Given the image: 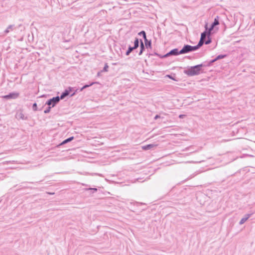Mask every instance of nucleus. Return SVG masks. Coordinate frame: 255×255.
I'll return each instance as SVG.
<instances>
[{"mask_svg": "<svg viewBox=\"0 0 255 255\" xmlns=\"http://www.w3.org/2000/svg\"><path fill=\"white\" fill-rule=\"evenodd\" d=\"M144 46L147 48H151L152 44H151V40H146L144 42Z\"/></svg>", "mask_w": 255, "mask_h": 255, "instance_id": "obj_20", "label": "nucleus"}, {"mask_svg": "<svg viewBox=\"0 0 255 255\" xmlns=\"http://www.w3.org/2000/svg\"><path fill=\"white\" fill-rule=\"evenodd\" d=\"M88 86L87 85V84H85L81 88H80V89H79L78 90V92H81L84 89L87 88H88Z\"/></svg>", "mask_w": 255, "mask_h": 255, "instance_id": "obj_31", "label": "nucleus"}, {"mask_svg": "<svg viewBox=\"0 0 255 255\" xmlns=\"http://www.w3.org/2000/svg\"><path fill=\"white\" fill-rule=\"evenodd\" d=\"M138 35L140 36H142L143 39H144V42L145 40H148L146 37V33L145 31L142 30L138 33Z\"/></svg>", "mask_w": 255, "mask_h": 255, "instance_id": "obj_18", "label": "nucleus"}, {"mask_svg": "<svg viewBox=\"0 0 255 255\" xmlns=\"http://www.w3.org/2000/svg\"><path fill=\"white\" fill-rule=\"evenodd\" d=\"M227 56V54H220L216 57V59L217 60L226 58Z\"/></svg>", "mask_w": 255, "mask_h": 255, "instance_id": "obj_24", "label": "nucleus"}, {"mask_svg": "<svg viewBox=\"0 0 255 255\" xmlns=\"http://www.w3.org/2000/svg\"><path fill=\"white\" fill-rule=\"evenodd\" d=\"M138 35L140 36H142L143 39H144V42L145 40H148L146 37V33L145 31L142 30L138 33Z\"/></svg>", "mask_w": 255, "mask_h": 255, "instance_id": "obj_19", "label": "nucleus"}, {"mask_svg": "<svg viewBox=\"0 0 255 255\" xmlns=\"http://www.w3.org/2000/svg\"><path fill=\"white\" fill-rule=\"evenodd\" d=\"M157 146L156 144H148L142 146V149L144 150H147L152 149Z\"/></svg>", "mask_w": 255, "mask_h": 255, "instance_id": "obj_14", "label": "nucleus"}, {"mask_svg": "<svg viewBox=\"0 0 255 255\" xmlns=\"http://www.w3.org/2000/svg\"><path fill=\"white\" fill-rule=\"evenodd\" d=\"M152 55H156V56H158V55H159V54H158V53H157V52H154L153 53H149V54H148L149 57V56H152Z\"/></svg>", "mask_w": 255, "mask_h": 255, "instance_id": "obj_36", "label": "nucleus"}, {"mask_svg": "<svg viewBox=\"0 0 255 255\" xmlns=\"http://www.w3.org/2000/svg\"><path fill=\"white\" fill-rule=\"evenodd\" d=\"M186 189L183 187L179 186H175L173 187L168 193L170 196H172L173 199L180 200L185 194Z\"/></svg>", "mask_w": 255, "mask_h": 255, "instance_id": "obj_1", "label": "nucleus"}, {"mask_svg": "<svg viewBox=\"0 0 255 255\" xmlns=\"http://www.w3.org/2000/svg\"><path fill=\"white\" fill-rule=\"evenodd\" d=\"M32 184H35V183H33V182H31ZM36 182H35L36 183Z\"/></svg>", "mask_w": 255, "mask_h": 255, "instance_id": "obj_44", "label": "nucleus"}, {"mask_svg": "<svg viewBox=\"0 0 255 255\" xmlns=\"http://www.w3.org/2000/svg\"><path fill=\"white\" fill-rule=\"evenodd\" d=\"M32 108L33 111L35 112V111H41V110H42V109L43 108V107L41 108H40V109H38V108H37V104L36 103H34L32 105Z\"/></svg>", "mask_w": 255, "mask_h": 255, "instance_id": "obj_23", "label": "nucleus"}, {"mask_svg": "<svg viewBox=\"0 0 255 255\" xmlns=\"http://www.w3.org/2000/svg\"><path fill=\"white\" fill-rule=\"evenodd\" d=\"M199 65V66H200L201 69H203V68H204V67L211 66L208 61H204Z\"/></svg>", "mask_w": 255, "mask_h": 255, "instance_id": "obj_21", "label": "nucleus"}, {"mask_svg": "<svg viewBox=\"0 0 255 255\" xmlns=\"http://www.w3.org/2000/svg\"><path fill=\"white\" fill-rule=\"evenodd\" d=\"M140 51L138 53L139 55H141L142 54L143 52L145 50V47L144 46V43L142 39H140Z\"/></svg>", "mask_w": 255, "mask_h": 255, "instance_id": "obj_16", "label": "nucleus"}, {"mask_svg": "<svg viewBox=\"0 0 255 255\" xmlns=\"http://www.w3.org/2000/svg\"><path fill=\"white\" fill-rule=\"evenodd\" d=\"M253 215V213L246 214L243 218L241 219L239 222L240 225L244 224L249 218Z\"/></svg>", "mask_w": 255, "mask_h": 255, "instance_id": "obj_13", "label": "nucleus"}, {"mask_svg": "<svg viewBox=\"0 0 255 255\" xmlns=\"http://www.w3.org/2000/svg\"><path fill=\"white\" fill-rule=\"evenodd\" d=\"M185 116V115H180L179 116V118H183Z\"/></svg>", "mask_w": 255, "mask_h": 255, "instance_id": "obj_40", "label": "nucleus"}, {"mask_svg": "<svg viewBox=\"0 0 255 255\" xmlns=\"http://www.w3.org/2000/svg\"><path fill=\"white\" fill-rule=\"evenodd\" d=\"M159 118H160V116L159 115H156L154 117V120H156Z\"/></svg>", "mask_w": 255, "mask_h": 255, "instance_id": "obj_38", "label": "nucleus"}, {"mask_svg": "<svg viewBox=\"0 0 255 255\" xmlns=\"http://www.w3.org/2000/svg\"><path fill=\"white\" fill-rule=\"evenodd\" d=\"M52 107L48 106V107L45 109V110L44 111V113L46 114L49 113H50L51 109Z\"/></svg>", "mask_w": 255, "mask_h": 255, "instance_id": "obj_28", "label": "nucleus"}, {"mask_svg": "<svg viewBox=\"0 0 255 255\" xmlns=\"http://www.w3.org/2000/svg\"><path fill=\"white\" fill-rule=\"evenodd\" d=\"M133 204L134 205H136V206H138L140 205L143 204L142 203H140V202H133Z\"/></svg>", "mask_w": 255, "mask_h": 255, "instance_id": "obj_35", "label": "nucleus"}, {"mask_svg": "<svg viewBox=\"0 0 255 255\" xmlns=\"http://www.w3.org/2000/svg\"><path fill=\"white\" fill-rule=\"evenodd\" d=\"M74 139V136H70V137H69L64 139L62 142H61L60 143L58 144L57 145V147H60L61 145H64L65 144H66V143L71 141Z\"/></svg>", "mask_w": 255, "mask_h": 255, "instance_id": "obj_12", "label": "nucleus"}, {"mask_svg": "<svg viewBox=\"0 0 255 255\" xmlns=\"http://www.w3.org/2000/svg\"><path fill=\"white\" fill-rule=\"evenodd\" d=\"M84 186H88L87 184H83Z\"/></svg>", "mask_w": 255, "mask_h": 255, "instance_id": "obj_43", "label": "nucleus"}, {"mask_svg": "<svg viewBox=\"0 0 255 255\" xmlns=\"http://www.w3.org/2000/svg\"><path fill=\"white\" fill-rule=\"evenodd\" d=\"M19 96V93L18 92H11L9 93L7 95H5L2 96V98L5 100H9V99H16Z\"/></svg>", "mask_w": 255, "mask_h": 255, "instance_id": "obj_6", "label": "nucleus"}, {"mask_svg": "<svg viewBox=\"0 0 255 255\" xmlns=\"http://www.w3.org/2000/svg\"><path fill=\"white\" fill-rule=\"evenodd\" d=\"M217 61V60L216 59V57H215V58H214L210 61H208L209 62L210 66H212L213 64Z\"/></svg>", "mask_w": 255, "mask_h": 255, "instance_id": "obj_30", "label": "nucleus"}, {"mask_svg": "<svg viewBox=\"0 0 255 255\" xmlns=\"http://www.w3.org/2000/svg\"><path fill=\"white\" fill-rule=\"evenodd\" d=\"M190 50H191V52H193V51H196V50L199 49L196 45H195V46L190 45Z\"/></svg>", "mask_w": 255, "mask_h": 255, "instance_id": "obj_27", "label": "nucleus"}, {"mask_svg": "<svg viewBox=\"0 0 255 255\" xmlns=\"http://www.w3.org/2000/svg\"><path fill=\"white\" fill-rule=\"evenodd\" d=\"M108 69H109V65L107 63H105L104 67L103 69L101 70V72H108Z\"/></svg>", "mask_w": 255, "mask_h": 255, "instance_id": "obj_26", "label": "nucleus"}, {"mask_svg": "<svg viewBox=\"0 0 255 255\" xmlns=\"http://www.w3.org/2000/svg\"><path fill=\"white\" fill-rule=\"evenodd\" d=\"M99 84V83L98 82H90L88 84H87V85L88 86V87H90L92 85H93L94 84Z\"/></svg>", "mask_w": 255, "mask_h": 255, "instance_id": "obj_32", "label": "nucleus"}, {"mask_svg": "<svg viewBox=\"0 0 255 255\" xmlns=\"http://www.w3.org/2000/svg\"><path fill=\"white\" fill-rule=\"evenodd\" d=\"M133 47L136 49L140 45V39L137 37H135L133 42Z\"/></svg>", "mask_w": 255, "mask_h": 255, "instance_id": "obj_17", "label": "nucleus"}, {"mask_svg": "<svg viewBox=\"0 0 255 255\" xmlns=\"http://www.w3.org/2000/svg\"><path fill=\"white\" fill-rule=\"evenodd\" d=\"M217 61V60L216 59V57H215V58H214L210 61H208L209 62L210 66H212L213 64Z\"/></svg>", "mask_w": 255, "mask_h": 255, "instance_id": "obj_29", "label": "nucleus"}, {"mask_svg": "<svg viewBox=\"0 0 255 255\" xmlns=\"http://www.w3.org/2000/svg\"><path fill=\"white\" fill-rule=\"evenodd\" d=\"M102 72H101V70L100 71H99V72L97 73V76L98 77H100V76H101V73H102Z\"/></svg>", "mask_w": 255, "mask_h": 255, "instance_id": "obj_39", "label": "nucleus"}, {"mask_svg": "<svg viewBox=\"0 0 255 255\" xmlns=\"http://www.w3.org/2000/svg\"><path fill=\"white\" fill-rule=\"evenodd\" d=\"M158 56L160 58H161V59L165 58H166V57H168V56H166V54H164V55H161V54H159V55H158Z\"/></svg>", "mask_w": 255, "mask_h": 255, "instance_id": "obj_33", "label": "nucleus"}, {"mask_svg": "<svg viewBox=\"0 0 255 255\" xmlns=\"http://www.w3.org/2000/svg\"><path fill=\"white\" fill-rule=\"evenodd\" d=\"M60 98L59 96H57L53 97L51 99H48L45 103V105H47L51 107H55L60 102Z\"/></svg>", "mask_w": 255, "mask_h": 255, "instance_id": "obj_4", "label": "nucleus"}, {"mask_svg": "<svg viewBox=\"0 0 255 255\" xmlns=\"http://www.w3.org/2000/svg\"><path fill=\"white\" fill-rule=\"evenodd\" d=\"M128 49L130 50V52H132L133 50L136 49L133 46H131L130 45L128 46Z\"/></svg>", "mask_w": 255, "mask_h": 255, "instance_id": "obj_34", "label": "nucleus"}, {"mask_svg": "<svg viewBox=\"0 0 255 255\" xmlns=\"http://www.w3.org/2000/svg\"><path fill=\"white\" fill-rule=\"evenodd\" d=\"M189 52H191V50L190 49V45L184 44L182 48L180 50V53H181V54H184L188 53Z\"/></svg>", "mask_w": 255, "mask_h": 255, "instance_id": "obj_11", "label": "nucleus"}, {"mask_svg": "<svg viewBox=\"0 0 255 255\" xmlns=\"http://www.w3.org/2000/svg\"><path fill=\"white\" fill-rule=\"evenodd\" d=\"M79 89L76 87H69L66 88L59 96L61 100L65 99L67 96L73 97L78 92Z\"/></svg>", "mask_w": 255, "mask_h": 255, "instance_id": "obj_3", "label": "nucleus"}, {"mask_svg": "<svg viewBox=\"0 0 255 255\" xmlns=\"http://www.w3.org/2000/svg\"><path fill=\"white\" fill-rule=\"evenodd\" d=\"M165 77H167L170 79H171L175 81H178V79L176 78L175 74H168L165 76Z\"/></svg>", "mask_w": 255, "mask_h": 255, "instance_id": "obj_22", "label": "nucleus"}, {"mask_svg": "<svg viewBox=\"0 0 255 255\" xmlns=\"http://www.w3.org/2000/svg\"><path fill=\"white\" fill-rule=\"evenodd\" d=\"M212 42V39L211 37H208L207 40H205L203 39H201L200 38V40L198 44L196 45L198 48L199 49L204 44L206 45H208Z\"/></svg>", "mask_w": 255, "mask_h": 255, "instance_id": "obj_7", "label": "nucleus"}, {"mask_svg": "<svg viewBox=\"0 0 255 255\" xmlns=\"http://www.w3.org/2000/svg\"><path fill=\"white\" fill-rule=\"evenodd\" d=\"M204 27L205 30L201 33L200 37L201 39H203L204 40H205L206 37H207V39L209 37H211V35L212 34V31H209L208 28V23H206Z\"/></svg>", "mask_w": 255, "mask_h": 255, "instance_id": "obj_5", "label": "nucleus"}, {"mask_svg": "<svg viewBox=\"0 0 255 255\" xmlns=\"http://www.w3.org/2000/svg\"><path fill=\"white\" fill-rule=\"evenodd\" d=\"M204 72V69L200 68L199 64L188 67L187 69L184 71V73L188 76H193L199 75Z\"/></svg>", "mask_w": 255, "mask_h": 255, "instance_id": "obj_2", "label": "nucleus"}, {"mask_svg": "<svg viewBox=\"0 0 255 255\" xmlns=\"http://www.w3.org/2000/svg\"><path fill=\"white\" fill-rule=\"evenodd\" d=\"M16 28V26L14 24L9 25L6 29L4 31V34H7L8 33L10 32V31H12L15 30Z\"/></svg>", "mask_w": 255, "mask_h": 255, "instance_id": "obj_15", "label": "nucleus"}, {"mask_svg": "<svg viewBox=\"0 0 255 255\" xmlns=\"http://www.w3.org/2000/svg\"><path fill=\"white\" fill-rule=\"evenodd\" d=\"M190 148H192V147H188V148H187V150L189 149Z\"/></svg>", "mask_w": 255, "mask_h": 255, "instance_id": "obj_42", "label": "nucleus"}, {"mask_svg": "<svg viewBox=\"0 0 255 255\" xmlns=\"http://www.w3.org/2000/svg\"><path fill=\"white\" fill-rule=\"evenodd\" d=\"M85 190H86V191L90 190L92 194H93V193L96 192L98 191L97 188H91V187L88 188H86Z\"/></svg>", "mask_w": 255, "mask_h": 255, "instance_id": "obj_25", "label": "nucleus"}, {"mask_svg": "<svg viewBox=\"0 0 255 255\" xmlns=\"http://www.w3.org/2000/svg\"><path fill=\"white\" fill-rule=\"evenodd\" d=\"M131 52H130V50H129L128 49V50H127V51L126 52V56H128Z\"/></svg>", "mask_w": 255, "mask_h": 255, "instance_id": "obj_37", "label": "nucleus"}, {"mask_svg": "<svg viewBox=\"0 0 255 255\" xmlns=\"http://www.w3.org/2000/svg\"><path fill=\"white\" fill-rule=\"evenodd\" d=\"M15 118L17 120H28V117L25 116L22 111L18 112L16 113L15 115Z\"/></svg>", "mask_w": 255, "mask_h": 255, "instance_id": "obj_10", "label": "nucleus"}, {"mask_svg": "<svg viewBox=\"0 0 255 255\" xmlns=\"http://www.w3.org/2000/svg\"><path fill=\"white\" fill-rule=\"evenodd\" d=\"M181 54L180 53V50H179L178 48H174L171 50L170 51L167 52L166 54V56H178L179 55Z\"/></svg>", "mask_w": 255, "mask_h": 255, "instance_id": "obj_8", "label": "nucleus"}, {"mask_svg": "<svg viewBox=\"0 0 255 255\" xmlns=\"http://www.w3.org/2000/svg\"><path fill=\"white\" fill-rule=\"evenodd\" d=\"M48 193L49 194H50V195H53V194H54V193H53H53H52V192H49V193Z\"/></svg>", "mask_w": 255, "mask_h": 255, "instance_id": "obj_41", "label": "nucleus"}, {"mask_svg": "<svg viewBox=\"0 0 255 255\" xmlns=\"http://www.w3.org/2000/svg\"><path fill=\"white\" fill-rule=\"evenodd\" d=\"M220 22H219V16L218 15H217L214 19V21L213 22L211 23L210 27H208L209 29V31H212L214 27L217 26V25H218L219 24Z\"/></svg>", "mask_w": 255, "mask_h": 255, "instance_id": "obj_9", "label": "nucleus"}]
</instances>
